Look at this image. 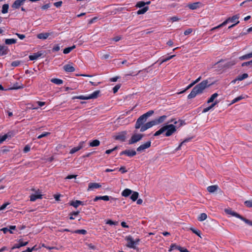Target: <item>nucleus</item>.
<instances>
[{"label":"nucleus","mask_w":252,"mask_h":252,"mask_svg":"<svg viewBox=\"0 0 252 252\" xmlns=\"http://www.w3.org/2000/svg\"><path fill=\"white\" fill-rule=\"evenodd\" d=\"M212 84H209L208 80H204L195 85L192 89L190 93L188 95V99L194 98L197 95L202 94L204 91L211 86Z\"/></svg>","instance_id":"f257e3e1"},{"label":"nucleus","mask_w":252,"mask_h":252,"mask_svg":"<svg viewBox=\"0 0 252 252\" xmlns=\"http://www.w3.org/2000/svg\"><path fill=\"white\" fill-rule=\"evenodd\" d=\"M239 14H236L231 17H229L227 18L226 20H225L223 22H222L221 24H220L218 26L213 28L212 29V31H214L216 29L222 27L223 26L226 25L229 22H235L236 20L238 21V20L239 19Z\"/></svg>","instance_id":"f03ea898"},{"label":"nucleus","mask_w":252,"mask_h":252,"mask_svg":"<svg viewBox=\"0 0 252 252\" xmlns=\"http://www.w3.org/2000/svg\"><path fill=\"white\" fill-rule=\"evenodd\" d=\"M166 132L165 133V136L169 137L174 133L177 130V126H175L173 124L166 125Z\"/></svg>","instance_id":"7ed1b4c3"},{"label":"nucleus","mask_w":252,"mask_h":252,"mask_svg":"<svg viewBox=\"0 0 252 252\" xmlns=\"http://www.w3.org/2000/svg\"><path fill=\"white\" fill-rule=\"evenodd\" d=\"M125 240L127 242L126 245L127 247L130 249H133L134 250L137 249V248L136 247L134 242V240L131 235L126 236Z\"/></svg>","instance_id":"20e7f679"},{"label":"nucleus","mask_w":252,"mask_h":252,"mask_svg":"<svg viewBox=\"0 0 252 252\" xmlns=\"http://www.w3.org/2000/svg\"><path fill=\"white\" fill-rule=\"evenodd\" d=\"M142 134H134L132 135L130 139L128 141L129 144H133L139 141L142 139L143 137Z\"/></svg>","instance_id":"39448f33"},{"label":"nucleus","mask_w":252,"mask_h":252,"mask_svg":"<svg viewBox=\"0 0 252 252\" xmlns=\"http://www.w3.org/2000/svg\"><path fill=\"white\" fill-rule=\"evenodd\" d=\"M127 134L126 131H123L121 132L117 133L116 135L114 136V138L116 140H118L121 142H124L126 139V135Z\"/></svg>","instance_id":"423d86ee"},{"label":"nucleus","mask_w":252,"mask_h":252,"mask_svg":"<svg viewBox=\"0 0 252 252\" xmlns=\"http://www.w3.org/2000/svg\"><path fill=\"white\" fill-rule=\"evenodd\" d=\"M35 191V193L34 194H32L30 195L31 201L33 202L37 199H41L42 198V194H41V192L39 189Z\"/></svg>","instance_id":"0eeeda50"},{"label":"nucleus","mask_w":252,"mask_h":252,"mask_svg":"<svg viewBox=\"0 0 252 252\" xmlns=\"http://www.w3.org/2000/svg\"><path fill=\"white\" fill-rule=\"evenodd\" d=\"M147 119H146L143 115L140 116L138 119L137 120L135 125V128L136 129H139L140 127L144 124L145 122L146 121Z\"/></svg>","instance_id":"6e6552de"},{"label":"nucleus","mask_w":252,"mask_h":252,"mask_svg":"<svg viewBox=\"0 0 252 252\" xmlns=\"http://www.w3.org/2000/svg\"><path fill=\"white\" fill-rule=\"evenodd\" d=\"M124 155L128 157H132L136 155V152L134 150H126L120 153V156Z\"/></svg>","instance_id":"1a4fd4ad"},{"label":"nucleus","mask_w":252,"mask_h":252,"mask_svg":"<svg viewBox=\"0 0 252 252\" xmlns=\"http://www.w3.org/2000/svg\"><path fill=\"white\" fill-rule=\"evenodd\" d=\"M151 146V142L150 141H148L145 143L139 146L136 150L137 152H141L144 151L145 149L149 148Z\"/></svg>","instance_id":"9d476101"},{"label":"nucleus","mask_w":252,"mask_h":252,"mask_svg":"<svg viewBox=\"0 0 252 252\" xmlns=\"http://www.w3.org/2000/svg\"><path fill=\"white\" fill-rule=\"evenodd\" d=\"M84 144H85L84 141L80 142L77 146L75 147L70 150V151L69 152V154H74L75 153L77 152V151H79L80 150H81V149H82L84 147Z\"/></svg>","instance_id":"9b49d317"},{"label":"nucleus","mask_w":252,"mask_h":252,"mask_svg":"<svg viewBox=\"0 0 252 252\" xmlns=\"http://www.w3.org/2000/svg\"><path fill=\"white\" fill-rule=\"evenodd\" d=\"M28 243L29 242L28 241L24 242L22 239H20L18 241V243L14 244L11 248L10 252L15 249H19L21 247L27 246Z\"/></svg>","instance_id":"f8f14e48"},{"label":"nucleus","mask_w":252,"mask_h":252,"mask_svg":"<svg viewBox=\"0 0 252 252\" xmlns=\"http://www.w3.org/2000/svg\"><path fill=\"white\" fill-rule=\"evenodd\" d=\"M167 116L166 115H162L158 118L152 120V123L154 126L158 125L159 124L162 123L166 119Z\"/></svg>","instance_id":"ddd939ff"},{"label":"nucleus","mask_w":252,"mask_h":252,"mask_svg":"<svg viewBox=\"0 0 252 252\" xmlns=\"http://www.w3.org/2000/svg\"><path fill=\"white\" fill-rule=\"evenodd\" d=\"M87 201H82L80 200L71 201L69 203L70 206H73L74 208H77L79 205H86Z\"/></svg>","instance_id":"4468645a"},{"label":"nucleus","mask_w":252,"mask_h":252,"mask_svg":"<svg viewBox=\"0 0 252 252\" xmlns=\"http://www.w3.org/2000/svg\"><path fill=\"white\" fill-rule=\"evenodd\" d=\"M153 126H154V125H153L152 121L148 122L147 123L142 125V126L140 127V131L141 132H144L145 130H146L147 129L152 127Z\"/></svg>","instance_id":"2eb2a0df"},{"label":"nucleus","mask_w":252,"mask_h":252,"mask_svg":"<svg viewBox=\"0 0 252 252\" xmlns=\"http://www.w3.org/2000/svg\"><path fill=\"white\" fill-rule=\"evenodd\" d=\"M201 3L200 2H196L194 3H189L188 7L191 10L196 9L201 6Z\"/></svg>","instance_id":"dca6fc26"},{"label":"nucleus","mask_w":252,"mask_h":252,"mask_svg":"<svg viewBox=\"0 0 252 252\" xmlns=\"http://www.w3.org/2000/svg\"><path fill=\"white\" fill-rule=\"evenodd\" d=\"M101 187V185L99 183H90L88 185V190H93L94 189H98Z\"/></svg>","instance_id":"f3484780"},{"label":"nucleus","mask_w":252,"mask_h":252,"mask_svg":"<svg viewBox=\"0 0 252 252\" xmlns=\"http://www.w3.org/2000/svg\"><path fill=\"white\" fill-rule=\"evenodd\" d=\"M43 54L42 51H38L37 53H34L32 55H30L29 58L31 61L36 60L40 57Z\"/></svg>","instance_id":"a211bd4d"},{"label":"nucleus","mask_w":252,"mask_h":252,"mask_svg":"<svg viewBox=\"0 0 252 252\" xmlns=\"http://www.w3.org/2000/svg\"><path fill=\"white\" fill-rule=\"evenodd\" d=\"M26 0H16L12 4V7L15 9L19 8Z\"/></svg>","instance_id":"6ab92c4d"},{"label":"nucleus","mask_w":252,"mask_h":252,"mask_svg":"<svg viewBox=\"0 0 252 252\" xmlns=\"http://www.w3.org/2000/svg\"><path fill=\"white\" fill-rule=\"evenodd\" d=\"M9 50L6 46H0V56H4L7 55Z\"/></svg>","instance_id":"aec40b11"},{"label":"nucleus","mask_w":252,"mask_h":252,"mask_svg":"<svg viewBox=\"0 0 252 252\" xmlns=\"http://www.w3.org/2000/svg\"><path fill=\"white\" fill-rule=\"evenodd\" d=\"M63 69L67 72H73L75 71V68L70 64H67L63 66Z\"/></svg>","instance_id":"412c9836"},{"label":"nucleus","mask_w":252,"mask_h":252,"mask_svg":"<svg viewBox=\"0 0 252 252\" xmlns=\"http://www.w3.org/2000/svg\"><path fill=\"white\" fill-rule=\"evenodd\" d=\"M225 212L227 214L231 215V216L235 217H236L237 218H239H239L241 216L240 215H239V214H238L237 213H236L235 212H234V211H232L230 209H225Z\"/></svg>","instance_id":"4be33fe9"},{"label":"nucleus","mask_w":252,"mask_h":252,"mask_svg":"<svg viewBox=\"0 0 252 252\" xmlns=\"http://www.w3.org/2000/svg\"><path fill=\"white\" fill-rule=\"evenodd\" d=\"M175 56V55H171V56H168L167 57H161V58H160L159 59L158 61L160 62V64H161L162 63H163L164 62H166L170 60V59H172Z\"/></svg>","instance_id":"5701e85b"},{"label":"nucleus","mask_w":252,"mask_h":252,"mask_svg":"<svg viewBox=\"0 0 252 252\" xmlns=\"http://www.w3.org/2000/svg\"><path fill=\"white\" fill-rule=\"evenodd\" d=\"M50 35V33L48 32L40 33L37 35V37L38 39L44 40L47 39Z\"/></svg>","instance_id":"b1692460"},{"label":"nucleus","mask_w":252,"mask_h":252,"mask_svg":"<svg viewBox=\"0 0 252 252\" xmlns=\"http://www.w3.org/2000/svg\"><path fill=\"white\" fill-rule=\"evenodd\" d=\"M173 123L174 125L177 124L178 123H179V125L177 127H180L181 126L183 125V123H184L183 121L179 120L178 121L175 119H172L168 121L167 123Z\"/></svg>","instance_id":"393cba45"},{"label":"nucleus","mask_w":252,"mask_h":252,"mask_svg":"<svg viewBox=\"0 0 252 252\" xmlns=\"http://www.w3.org/2000/svg\"><path fill=\"white\" fill-rule=\"evenodd\" d=\"M219 189L218 185H212L207 187V190L210 193H213Z\"/></svg>","instance_id":"a878e982"},{"label":"nucleus","mask_w":252,"mask_h":252,"mask_svg":"<svg viewBox=\"0 0 252 252\" xmlns=\"http://www.w3.org/2000/svg\"><path fill=\"white\" fill-rule=\"evenodd\" d=\"M100 92L99 90H97L94 92L92 94L88 95L89 99L96 98L100 94Z\"/></svg>","instance_id":"bb28decb"},{"label":"nucleus","mask_w":252,"mask_h":252,"mask_svg":"<svg viewBox=\"0 0 252 252\" xmlns=\"http://www.w3.org/2000/svg\"><path fill=\"white\" fill-rule=\"evenodd\" d=\"M132 190L129 189H124L122 192V195L124 197H128L129 196L131 193Z\"/></svg>","instance_id":"cd10ccee"},{"label":"nucleus","mask_w":252,"mask_h":252,"mask_svg":"<svg viewBox=\"0 0 252 252\" xmlns=\"http://www.w3.org/2000/svg\"><path fill=\"white\" fill-rule=\"evenodd\" d=\"M24 88L23 85H20L18 82L14 83L13 86L10 89V90H18L23 89Z\"/></svg>","instance_id":"c85d7f7f"},{"label":"nucleus","mask_w":252,"mask_h":252,"mask_svg":"<svg viewBox=\"0 0 252 252\" xmlns=\"http://www.w3.org/2000/svg\"><path fill=\"white\" fill-rule=\"evenodd\" d=\"M100 145V141L97 139H95L91 142L89 144L90 147H97Z\"/></svg>","instance_id":"c756f323"},{"label":"nucleus","mask_w":252,"mask_h":252,"mask_svg":"<svg viewBox=\"0 0 252 252\" xmlns=\"http://www.w3.org/2000/svg\"><path fill=\"white\" fill-rule=\"evenodd\" d=\"M51 82L57 85H61L63 83V81L58 78H52L51 79Z\"/></svg>","instance_id":"7c9ffc66"},{"label":"nucleus","mask_w":252,"mask_h":252,"mask_svg":"<svg viewBox=\"0 0 252 252\" xmlns=\"http://www.w3.org/2000/svg\"><path fill=\"white\" fill-rule=\"evenodd\" d=\"M149 9V7L148 6H145V7H144L142 9H139L137 11V14L138 15H141V14H144L145 12H146Z\"/></svg>","instance_id":"2f4dec72"},{"label":"nucleus","mask_w":252,"mask_h":252,"mask_svg":"<svg viewBox=\"0 0 252 252\" xmlns=\"http://www.w3.org/2000/svg\"><path fill=\"white\" fill-rule=\"evenodd\" d=\"M72 233L80 234L82 235H86L87 233V231L85 229H77L73 231H71Z\"/></svg>","instance_id":"473e14b6"},{"label":"nucleus","mask_w":252,"mask_h":252,"mask_svg":"<svg viewBox=\"0 0 252 252\" xmlns=\"http://www.w3.org/2000/svg\"><path fill=\"white\" fill-rule=\"evenodd\" d=\"M251 58H252V53H250L249 54H246L245 55L240 57L239 59L241 61H243V60H245L249 59Z\"/></svg>","instance_id":"72a5a7b5"},{"label":"nucleus","mask_w":252,"mask_h":252,"mask_svg":"<svg viewBox=\"0 0 252 252\" xmlns=\"http://www.w3.org/2000/svg\"><path fill=\"white\" fill-rule=\"evenodd\" d=\"M207 218V215L206 213H201L200 214L198 217V220L200 221H202L205 220Z\"/></svg>","instance_id":"f704fd0d"},{"label":"nucleus","mask_w":252,"mask_h":252,"mask_svg":"<svg viewBox=\"0 0 252 252\" xmlns=\"http://www.w3.org/2000/svg\"><path fill=\"white\" fill-rule=\"evenodd\" d=\"M79 213H80L79 211L72 212L70 213L69 214V219L71 220H74L75 219V217H74L77 216L79 215Z\"/></svg>","instance_id":"c9c22d12"},{"label":"nucleus","mask_w":252,"mask_h":252,"mask_svg":"<svg viewBox=\"0 0 252 252\" xmlns=\"http://www.w3.org/2000/svg\"><path fill=\"white\" fill-rule=\"evenodd\" d=\"M17 40L14 38L6 39L5 40V43L7 45H11L16 43Z\"/></svg>","instance_id":"e433bc0d"},{"label":"nucleus","mask_w":252,"mask_h":252,"mask_svg":"<svg viewBox=\"0 0 252 252\" xmlns=\"http://www.w3.org/2000/svg\"><path fill=\"white\" fill-rule=\"evenodd\" d=\"M76 47L75 45H73L71 47H67V48H65L63 51V54H68L69 53H70L72 50H73L74 49H75Z\"/></svg>","instance_id":"4c0bfd02"},{"label":"nucleus","mask_w":252,"mask_h":252,"mask_svg":"<svg viewBox=\"0 0 252 252\" xmlns=\"http://www.w3.org/2000/svg\"><path fill=\"white\" fill-rule=\"evenodd\" d=\"M139 193L136 191L133 192L132 195L130 196V199L133 201H135L138 197Z\"/></svg>","instance_id":"58836bf2"},{"label":"nucleus","mask_w":252,"mask_h":252,"mask_svg":"<svg viewBox=\"0 0 252 252\" xmlns=\"http://www.w3.org/2000/svg\"><path fill=\"white\" fill-rule=\"evenodd\" d=\"M244 98H245V96H244L243 95H240V96L235 98L234 99H233L231 101V102L230 104H234V103L237 102L239 101L240 100L244 99Z\"/></svg>","instance_id":"ea45409f"},{"label":"nucleus","mask_w":252,"mask_h":252,"mask_svg":"<svg viewBox=\"0 0 252 252\" xmlns=\"http://www.w3.org/2000/svg\"><path fill=\"white\" fill-rule=\"evenodd\" d=\"M219 95L217 93H214L213 94L211 97L207 100V103H210L211 102H213L214 99Z\"/></svg>","instance_id":"a19ab883"},{"label":"nucleus","mask_w":252,"mask_h":252,"mask_svg":"<svg viewBox=\"0 0 252 252\" xmlns=\"http://www.w3.org/2000/svg\"><path fill=\"white\" fill-rule=\"evenodd\" d=\"M239 219L240 220H242L244 221L247 224H248L249 225L252 226V221H251V220H249L248 219H246L245 218L243 217L242 216H240Z\"/></svg>","instance_id":"79ce46f5"},{"label":"nucleus","mask_w":252,"mask_h":252,"mask_svg":"<svg viewBox=\"0 0 252 252\" xmlns=\"http://www.w3.org/2000/svg\"><path fill=\"white\" fill-rule=\"evenodd\" d=\"M248 74L247 73H243L241 75H238L237 77V80H239V81H242L245 79H246L248 77Z\"/></svg>","instance_id":"37998d69"},{"label":"nucleus","mask_w":252,"mask_h":252,"mask_svg":"<svg viewBox=\"0 0 252 252\" xmlns=\"http://www.w3.org/2000/svg\"><path fill=\"white\" fill-rule=\"evenodd\" d=\"M9 5L8 4H4L2 5L1 12L3 14L6 13L8 12Z\"/></svg>","instance_id":"c03bdc74"},{"label":"nucleus","mask_w":252,"mask_h":252,"mask_svg":"<svg viewBox=\"0 0 252 252\" xmlns=\"http://www.w3.org/2000/svg\"><path fill=\"white\" fill-rule=\"evenodd\" d=\"M73 99H79L82 100H88L89 99V95L85 96V95H79L74 96Z\"/></svg>","instance_id":"a18cd8bd"},{"label":"nucleus","mask_w":252,"mask_h":252,"mask_svg":"<svg viewBox=\"0 0 252 252\" xmlns=\"http://www.w3.org/2000/svg\"><path fill=\"white\" fill-rule=\"evenodd\" d=\"M191 140V138H187V139H185L182 142H181L180 143V144L178 146V147L176 149V151H178V150H180L181 149V146L185 143H186V142H189L190 140Z\"/></svg>","instance_id":"49530a36"},{"label":"nucleus","mask_w":252,"mask_h":252,"mask_svg":"<svg viewBox=\"0 0 252 252\" xmlns=\"http://www.w3.org/2000/svg\"><path fill=\"white\" fill-rule=\"evenodd\" d=\"M195 85V84L193 82H192L191 83H190V84H189L186 88V89L181 91V92L179 93L178 94H182V93H185L186 91H187L188 90H189V89L191 88L193 86H194Z\"/></svg>","instance_id":"de8ad7c7"},{"label":"nucleus","mask_w":252,"mask_h":252,"mask_svg":"<svg viewBox=\"0 0 252 252\" xmlns=\"http://www.w3.org/2000/svg\"><path fill=\"white\" fill-rule=\"evenodd\" d=\"M154 113V111L153 110H150L147 113L143 114L142 115L146 118L147 119V118L152 115H153Z\"/></svg>","instance_id":"09e8293b"},{"label":"nucleus","mask_w":252,"mask_h":252,"mask_svg":"<svg viewBox=\"0 0 252 252\" xmlns=\"http://www.w3.org/2000/svg\"><path fill=\"white\" fill-rule=\"evenodd\" d=\"M190 230L194 234H196L199 237H201L200 234L201 232L199 230L195 229L193 228H190Z\"/></svg>","instance_id":"8fccbe9b"},{"label":"nucleus","mask_w":252,"mask_h":252,"mask_svg":"<svg viewBox=\"0 0 252 252\" xmlns=\"http://www.w3.org/2000/svg\"><path fill=\"white\" fill-rule=\"evenodd\" d=\"M21 62L20 61H15L11 63V65L12 67H16L19 66L21 64Z\"/></svg>","instance_id":"3c124183"},{"label":"nucleus","mask_w":252,"mask_h":252,"mask_svg":"<svg viewBox=\"0 0 252 252\" xmlns=\"http://www.w3.org/2000/svg\"><path fill=\"white\" fill-rule=\"evenodd\" d=\"M50 134V132H44L43 133H42L41 134L38 135L37 136V138L38 139H41L44 137H46L47 136H48Z\"/></svg>","instance_id":"603ef678"},{"label":"nucleus","mask_w":252,"mask_h":252,"mask_svg":"<svg viewBox=\"0 0 252 252\" xmlns=\"http://www.w3.org/2000/svg\"><path fill=\"white\" fill-rule=\"evenodd\" d=\"M145 4H146V3L144 1H138L136 3V6L137 7L141 8V7H144L145 5Z\"/></svg>","instance_id":"864d4df0"},{"label":"nucleus","mask_w":252,"mask_h":252,"mask_svg":"<svg viewBox=\"0 0 252 252\" xmlns=\"http://www.w3.org/2000/svg\"><path fill=\"white\" fill-rule=\"evenodd\" d=\"M244 204L249 208H252V200H247L244 202Z\"/></svg>","instance_id":"5fc2aeb1"},{"label":"nucleus","mask_w":252,"mask_h":252,"mask_svg":"<svg viewBox=\"0 0 252 252\" xmlns=\"http://www.w3.org/2000/svg\"><path fill=\"white\" fill-rule=\"evenodd\" d=\"M121 86V84H117L113 88V92L114 94L116 93L119 89L120 88Z\"/></svg>","instance_id":"6e6d98bb"},{"label":"nucleus","mask_w":252,"mask_h":252,"mask_svg":"<svg viewBox=\"0 0 252 252\" xmlns=\"http://www.w3.org/2000/svg\"><path fill=\"white\" fill-rule=\"evenodd\" d=\"M176 249L181 252H189L187 249L180 246H179V247H176Z\"/></svg>","instance_id":"4d7b16f0"},{"label":"nucleus","mask_w":252,"mask_h":252,"mask_svg":"<svg viewBox=\"0 0 252 252\" xmlns=\"http://www.w3.org/2000/svg\"><path fill=\"white\" fill-rule=\"evenodd\" d=\"M106 224H109V225H117L118 224V222L117 221H114L111 220H108L106 222Z\"/></svg>","instance_id":"13d9d810"},{"label":"nucleus","mask_w":252,"mask_h":252,"mask_svg":"<svg viewBox=\"0 0 252 252\" xmlns=\"http://www.w3.org/2000/svg\"><path fill=\"white\" fill-rule=\"evenodd\" d=\"M7 138V135L4 134L1 136H0V144L2 143L3 141H4L6 138Z\"/></svg>","instance_id":"bf43d9fd"},{"label":"nucleus","mask_w":252,"mask_h":252,"mask_svg":"<svg viewBox=\"0 0 252 252\" xmlns=\"http://www.w3.org/2000/svg\"><path fill=\"white\" fill-rule=\"evenodd\" d=\"M30 149H31L30 146L28 145H27L24 147V148L23 149V152L25 153H27L30 151Z\"/></svg>","instance_id":"052dcab7"},{"label":"nucleus","mask_w":252,"mask_h":252,"mask_svg":"<svg viewBox=\"0 0 252 252\" xmlns=\"http://www.w3.org/2000/svg\"><path fill=\"white\" fill-rule=\"evenodd\" d=\"M60 50V47L59 45L57 44V45H55L53 49H52V50L53 51H54V52H58L59 51V50Z\"/></svg>","instance_id":"680f3d73"},{"label":"nucleus","mask_w":252,"mask_h":252,"mask_svg":"<svg viewBox=\"0 0 252 252\" xmlns=\"http://www.w3.org/2000/svg\"><path fill=\"white\" fill-rule=\"evenodd\" d=\"M119 171L121 172L122 173H125L127 172V170L125 166H121L119 169Z\"/></svg>","instance_id":"e2e57ef3"},{"label":"nucleus","mask_w":252,"mask_h":252,"mask_svg":"<svg viewBox=\"0 0 252 252\" xmlns=\"http://www.w3.org/2000/svg\"><path fill=\"white\" fill-rule=\"evenodd\" d=\"M192 32V29L191 28L188 29L187 30H186L184 32V34L185 35H189V34L191 33Z\"/></svg>","instance_id":"0e129e2a"},{"label":"nucleus","mask_w":252,"mask_h":252,"mask_svg":"<svg viewBox=\"0 0 252 252\" xmlns=\"http://www.w3.org/2000/svg\"><path fill=\"white\" fill-rule=\"evenodd\" d=\"M252 64V60L249 62H244L242 64V66H248Z\"/></svg>","instance_id":"69168bd1"},{"label":"nucleus","mask_w":252,"mask_h":252,"mask_svg":"<svg viewBox=\"0 0 252 252\" xmlns=\"http://www.w3.org/2000/svg\"><path fill=\"white\" fill-rule=\"evenodd\" d=\"M63 4L62 1H59L54 3V5L57 7H60Z\"/></svg>","instance_id":"338daca9"},{"label":"nucleus","mask_w":252,"mask_h":252,"mask_svg":"<svg viewBox=\"0 0 252 252\" xmlns=\"http://www.w3.org/2000/svg\"><path fill=\"white\" fill-rule=\"evenodd\" d=\"M166 126H165H165H162V127H161L159 130H158V131L159 132L160 134H161L163 133L164 131H166Z\"/></svg>","instance_id":"774afa93"}]
</instances>
